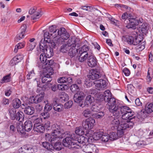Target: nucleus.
Returning a JSON list of instances; mask_svg holds the SVG:
<instances>
[{
    "mask_svg": "<svg viewBox=\"0 0 153 153\" xmlns=\"http://www.w3.org/2000/svg\"><path fill=\"white\" fill-rule=\"evenodd\" d=\"M49 30L51 33L50 35L53 39L54 46H56L62 44L64 40H67L70 37L69 33L64 27L56 29L55 25H52L49 27Z\"/></svg>",
    "mask_w": 153,
    "mask_h": 153,
    "instance_id": "obj_1",
    "label": "nucleus"
},
{
    "mask_svg": "<svg viewBox=\"0 0 153 153\" xmlns=\"http://www.w3.org/2000/svg\"><path fill=\"white\" fill-rule=\"evenodd\" d=\"M114 108V110L113 109L111 110L114 116L117 117L122 115V119L127 120H134L136 117L135 116H133L134 112L128 107L123 106L119 104Z\"/></svg>",
    "mask_w": 153,
    "mask_h": 153,
    "instance_id": "obj_2",
    "label": "nucleus"
},
{
    "mask_svg": "<svg viewBox=\"0 0 153 153\" xmlns=\"http://www.w3.org/2000/svg\"><path fill=\"white\" fill-rule=\"evenodd\" d=\"M97 96H98L97 100L101 101L104 100L105 102H108V104L109 106L108 109L111 112V109H113L112 110H114L115 106L119 104L116 102L115 99L111 97V93L109 90L105 91L103 94H97Z\"/></svg>",
    "mask_w": 153,
    "mask_h": 153,
    "instance_id": "obj_3",
    "label": "nucleus"
},
{
    "mask_svg": "<svg viewBox=\"0 0 153 153\" xmlns=\"http://www.w3.org/2000/svg\"><path fill=\"white\" fill-rule=\"evenodd\" d=\"M75 132V133L68 135L63 140L62 144L64 146L69 147V145H71L74 143L72 142V139H76L77 136L82 135L84 133V131L82 130V129L80 127H77L76 128Z\"/></svg>",
    "mask_w": 153,
    "mask_h": 153,
    "instance_id": "obj_4",
    "label": "nucleus"
},
{
    "mask_svg": "<svg viewBox=\"0 0 153 153\" xmlns=\"http://www.w3.org/2000/svg\"><path fill=\"white\" fill-rule=\"evenodd\" d=\"M83 152L86 153H97L98 152V150L96 146L93 144H89L87 145L84 144L82 146V145H76V146H73L74 149L80 148Z\"/></svg>",
    "mask_w": 153,
    "mask_h": 153,
    "instance_id": "obj_5",
    "label": "nucleus"
},
{
    "mask_svg": "<svg viewBox=\"0 0 153 153\" xmlns=\"http://www.w3.org/2000/svg\"><path fill=\"white\" fill-rule=\"evenodd\" d=\"M9 111L10 118L12 120H16L20 123L24 121L25 116L22 112L18 111L16 113V110L14 108L10 109Z\"/></svg>",
    "mask_w": 153,
    "mask_h": 153,
    "instance_id": "obj_6",
    "label": "nucleus"
},
{
    "mask_svg": "<svg viewBox=\"0 0 153 153\" xmlns=\"http://www.w3.org/2000/svg\"><path fill=\"white\" fill-rule=\"evenodd\" d=\"M52 128L53 130L52 134L56 141L58 139L62 138V135L64 132L62 126L55 124L52 125Z\"/></svg>",
    "mask_w": 153,
    "mask_h": 153,
    "instance_id": "obj_7",
    "label": "nucleus"
},
{
    "mask_svg": "<svg viewBox=\"0 0 153 153\" xmlns=\"http://www.w3.org/2000/svg\"><path fill=\"white\" fill-rule=\"evenodd\" d=\"M53 73V71L50 68L48 69L45 68L43 70V76L42 81L43 83H48L50 82L52 80L51 76Z\"/></svg>",
    "mask_w": 153,
    "mask_h": 153,
    "instance_id": "obj_8",
    "label": "nucleus"
},
{
    "mask_svg": "<svg viewBox=\"0 0 153 153\" xmlns=\"http://www.w3.org/2000/svg\"><path fill=\"white\" fill-rule=\"evenodd\" d=\"M37 92V93L39 92L40 93L36 96H33L29 98V101L30 103H38L41 102L43 99L45 94L43 91H42L40 92L38 89Z\"/></svg>",
    "mask_w": 153,
    "mask_h": 153,
    "instance_id": "obj_9",
    "label": "nucleus"
},
{
    "mask_svg": "<svg viewBox=\"0 0 153 153\" xmlns=\"http://www.w3.org/2000/svg\"><path fill=\"white\" fill-rule=\"evenodd\" d=\"M85 139V137L82 135L77 136L76 139H72V142L74 143L71 145H69V146H71V147L73 148V146H76V145H78L81 144L82 146L83 145L86 144Z\"/></svg>",
    "mask_w": 153,
    "mask_h": 153,
    "instance_id": "obj_10",
    "label": "nucleus"
},
{
    "mask_svg": "<svg viewBox=\"0 0 153 153\" xmlns=\"http://www.w3.org/2000/svg\"><path fill=\"white\" fill-rule=\"evenodd\" d=\"M95 123V120L92 118L86 119L82 123V126L86 130L92 128Z\"/></svg>",
    "mask_w": 153,
    "mask_h": 153,
    "instance_id": "obj_11",
    "label": "nucleus"
},
{
    "mask_svg": "<svg viewBox=\"0 0 153 153\" xmlns=\"http://www.w3.org/2000/svg\"><path fill=\"white\" fill-rule=\"evenodd\" d=\"M126 21H128L127 23L128 25H126V27L128 28H132L133 29H136L135 26L138 25L140 22L141 23L140 20H138L134 18H129Z\"/></svg>",
    "mask_w": 153,
    "mask_h": 153,
    "instance_id": "obj_12",
    "label": "nucleus"
},
{
    "mask_svg": "<svg viewBox=\"0 0 153 153\" xmlns=\"http://www.w3.org/2000/svg\"><path fill=\"white\" fill-rule=\"evenodd\" d=\"M94 83L97 88L100 90L105 88L106 86L105 81L102 79L95 80Z\"/></svg>",
    "mask_w": 153,
    "mask_h": 153,
    "instance_id": "obj_13",
    "label": "nucleus"
},
{
    "mask_svg": "<svg viewBox=\"0 0 153 153\" xmlns=\"http://www.w3.org/2000/svg\"><path fill=\"white\" fill-rule=\"evenodd\" d=\"M36 9L34 8H31L29 11V13L30 15H33L31 16V19L36 20L39 19L42 16L41 12L36 11Z\"/></svg>",
    "mask_w": 153,
    "mask_h": 153,
    "instance_id": "obj_14",
    "label": "nucleus"
},
{
    "mask_svg": "<svg viewBox=\"0 0 153 153\" xmlns=\"http://www.w3.org/2000/svg\"><path fill=\"white\" fill-rule=\"evenodd\" d=\"M99 72L96 70L91 69L90 71L88 77L92 80L97 79L101 77Z\"/></svg>",
    "mask_w": 153,
    "mask_h": 153,
    "instance_id": "obj_15",
    "label": "nucleus"
},
{
    "mask_svg": "<svg viewBox=\"0 0 153 153\" xmlns=\"http://www.w3.org/2000/svg\"><path fill=\"white\" fill-rule=\"evenodd\" d=\"M57 82L59 83H66V85H69V84H71L72 83V79L70 77H62L59 78L58 79Z\"/></svg>",
    "mask_w": 153,
    "mask_h": 153,
    "instance_id": "obj_16",
    "label": "nucleus"
},
{
    "mask_svg": "<svg viewBox=\"0 0 153 153\" xmlns=\"http://www.w3.org/2000/svg\"><path fill=\"white\" fill-rule=\"evenodd\" d=\"M85 96V94L83 92H78L74 95L73 99L75 102L79 103L83 99Z\"/></svg>",
    "mask_w": 153,
    "mask_h": 153,
    "instance_id": "obj_17",
    "label": "nucleus"
},
{
    "mask_svg": "<svg viewBox=\"0 0 153 153\" xmlns=\"http://www.w3.org/2000/svg\"><path fill=\"white\" fill-rule=\"evenodd\" d=\"M97 59L92 55L89 56L88 58L87 63L88 66L91 67L95 66L97 65Z\"/></svg>",
    "mask_w": 153,
    "mask_h": 153,
    "instance_id": "obj_18",
    "label": "nucleus"
},
{
    "mask_svg": "<svg viewBox=\"0 0 153 153\" xmlns=\"http://www.w3.org/2000/svg\"><path fill=\"white\" fill-rule=\"evenodd\" d=\"M49 47L47 45L46 43L42 42V40L39 43V47L37 48V53L39 54L41 53V51L43 53L46 52Z\"/></svg>",
    "mask_w": 153,
    "mask_h": 153,
    "instance_id": "obj_19",
    "label": "nucleus"
},
{
    "mask_svg": "<svg viewBox=\"0 0 153 153\" xmlns=\"http://www.w3.org/2000/svg\"><path fill=\"white\" fill-rule=\"evenodd\" d=\"M21 27V31L20 33L17 34L15 38V40L18 42L20 39L24 38V34L26 29V25Z\"/></svg>",
    "mask_w": 153,
    "mask_h": 153,
    "instance_id": "obj_20",
    "label": "nucleus"
},
{
    "mask_svg": "<svg viewBox=\"0 0 153 153\" xmlns=\"http://www.w3.org/2000/svg\"><path fill=\"white\" fill-rule=\"evenodd\" d=\"M19 152L22 153H33L34 152L33 149L29 146H25L22 147L19 149Z\"/></svg>",
    "mask_w": 153,
    "mask_h": 153,
    "instance_id": "obj_21",
    "label": "nucleus"
},
{
    "mask_svg": "<svg viewBox=\"0 0 153 153\" xmlns=\"http://www.w3.org/2000/svg\"><path fill=\"white\" fill-rule=\"evenodd\" d=\"M55 63L54 60L53 59H48V60L45 62L43 64L44 66L42 68L44 69L45 68L48 69L49 68H51L53 69V67Z\"/></svg>",
    "mask_w": 153,
    "mask_h": 153,
    "instance_id": "obj_22",
    "label": "nucleus"
},
{
    "mask_svg": "<svg viewBox=\"0 0 153 153\" xmlns=\"http://www.w3.org/2000/svg\"><path fill=\"white\" fill-rule=\"evenodd\" d=\"M26 105L25 104H23L22 105L20 100L18 98H15L13 101L12 105L14 109L18 108L21 105L25 107Z\"/></svg>",
    "mask_w": 153,
    "mask_h": 153,
    "instance_id": "obj_23",
    "label": "nucleus"
},
{
    "mask_svg": "<svg viewBox=\"0 0 153 153\" xmlns=\"http://www.w3.org/2000/svg\"><path fill=\"white\" fill-rule=\"evenodd\" d=\"M24 125L25 131L28 132L32 129L33 124L32 122L30 120L26 121L24 123Z\"/></svg>",
    "mask_w": 153,
    "mask_h": 153,
    "instance_id": "obj_24",
    "label": "nucleus"
},
{
    "mask_svg": "<svg viewBox=\"0 0 153 153\" xmlns=\"http://www.w3.org/2000/svg\"><path fill=\"white\" fill-rule=\"evenodd\" d=\"M109 120L111 125L114 127H117L120 124V122L117 118L111 116L109 117Z\"/></svg>",
    "mask_w": 153,
    "mask_h": 153,
    "instance_id": "obj_25",
    "label": "nucleus"
},
{
    "mask_svg": "<svg viewBox=\"0 0 153 153\" xmlns=\"http://www.w3.org/2000/svg\"><path fill=\"white\" fill-rule=\"evenodd\" d=\"M36 126H33V130L38 132L43 133L45 131V128L43 126L39 124Z\"/></svg>",
    "mask_w": 153,
    "mask_h": 153,
    "instance_id": "obj_26",
    "label": "nucleus"
},
{
    "mask_svg": "<svg viewBox=\"0 0 153 153\" xmlns=\"http://www.w3.org/2000/svg\"><path fill=\"white\" fill-rule=\"evenodd\" d=\"M24 112L26 114L31 115L34 113V109L33 107L28 106L25 107Z\"/></svg>",
    "mask_w": 153,
    "mask_h": 153,
    "instance_id": "obj_27",
    "label": "nucleus"
},
{
    "mask_svg": "<svg viewBox=\"0 0 153 153\" xmlns=\"http://www.w3.org/2000/svg\"><path fill=\"white\" fill-rule=\"evenodd\" d=\"M94 101V97H92L91 95H88L86 98L85 101V106H88L90 105H91Z\"/></svg>",
    "mask_w": 153,
    "mask_h": 153,
    "instance_id": "obj_28",
    "label": "nucleus"
},
{
    "mask_svg": "<svg viewBox=\"0 0 153 153\" xmlns=\"http://www.w3.org/2000/svg\"><path fill=\"white\" fill-rule=\"evenodd\" d=\"M16 128L18 132H19L22 134L25 133V130L24 126H23L22 123H16Z\"/></svg>",
    "mask_w": 153,
    "mask_h": 153,
    "instance_id": "obj_29",
    "label": "nucleus"
},
{
    "mask_svg": "<svg viewBox=\"0 0 153 153\" xmlns=\"http://www.w3.org/2000/svg\"><path fill=\"white\" fill-rule=\"evenodd\" d=\"M145 110L147 113L153 112V102L149 104L147 103L146 105Z\"/></svg>",
    "mask_w": 153,
    "mask_h": 153,
    "instance_id": "obj_30",
    "label": "nucleus"
},
{
    "mask_svg": "<svg viewBox=\"0 0 153 153\" xmlns=\"http://www.w3.org/2000/svg\"><path fill=\"white\" fill-rule=\"evenodd\" d=\"M67 43L71 47H75L77 44L76 39L75 38L69 39Z\"/></svg>",
    "mask_w": 153,
    "mask_h": 153,
    "instance_id": "obj_31",
    "label": "nucleus"
},
{
    "mask_svg": "<svg viewBox=\"0 0 153 153\" xmlns=\"http://www.w3.org/2000/svg\"><path fill=\"white\" fill-rule=\"evenodd\" d=\"M54 137L52 134H47L45 135V138L46 140L50 142L51 144L53 143L54 142L56 141Z\"/></svg>",
    "mask_w": 153,
    "mask_h": 153,
    "instance_id": "obj_32",
    "label": "nucleus"
},
{
    "mask_svg": "<svg viewBox=\"0 0 153 153\" xmlns=\"http://www.w3.org/2000/svg\"><path fill=\"white\" fill-rule=\"evenodd\" d=\"M77 49L76 50L75 47H71L69 50L68 55L71 57L75 56L76 53H79L78 51H77Z\"/></svg>",
    "mask_w": 153,
    "mask_h": 153,
    "instance_id": "obj_33",
    "label": "nucleus"
},
{
    "mask_svg": "<svg viewBox=\"0 0 153 153\" xmlns=\"http://www.w3.org/2000/svg\"><path fill=\"white\" fill-rule=\"evenodd\" d=\"M80 54L79 60L80 62H83L86 60L88 57V53H79Z\"/></svg>",
    "mask_w": 153,
    "mask_h": 153,
    "instance_id": "obj_34",
    "label": "nucleus"
},
{
    "mask_svg": "<svg viewBox=\"0 0 153 153\" xmlns=\"http://www.w3.org/2000/svg\"><path fill=\"white\" fill-rule=\"evenodd\" d=\"M70 47L67 43H65L61 46L60 51L63 53H66L69 51Z\"/></svg>",
    "mask_w": 153,
    "mask_h": 153,
    "instance_id": "obj_35",
    "label": "nucleus"
},
{
    "mask_svg": "<svg viewBox=\"0 0 153 153\" xmlns=\"http://www.w3.org/2000/svg\"><path fill=\"white\" fill-rule=\"evenodd\" d=\"M59 98L62 102L67 101L68 99V94L64 92H62L59 95Z\"/></svg>",
    "mask_w": 153,
    "mask_h": 153,
    "instance_id": "obj_36",
    "label": "nucleus"
},
{
    "mask_svg": "<svg viewBox=\"0 0 153 153\" xmlns=\"http://www.w3.org/2000/svg\"><path fill=\"white\" fill-rule=\"evenodd\" d=\"M51 146H53L54 149L58 150H60L62 149V145L61 142H54L51 144Z\"/></svg>",
    "mask_w": 153,
    "mask_h": 153,
    "instance_id": "obj_37",
    "label": "nucleus"
},
{
    "mask_svg": "<svg viewBox=\"0 0 153 153\" xmlns=\"http://www.w3.org/2000/svg\"><path fill=\"white\" fill-rule=\"evenodd\" d=\"M86 139H85V142L86 144L88 142L90 143H92L93 142L94 139V137H93L92 135L91 134H90L89 133H88L86 134Z\"/></svg>",
    "mask_w": 153,
    "mask_h": 153,
    "instance_id": "obj_38",
    "label": "nucleus"
},
{
    "mask_svg": "<svg viewBox=\"0 0 153 153\" xmlns=\"http://www.w3.org/2000/svg\"><path fill=\"white\" fill-rule=\"evenodd\" d=\"M122 39L124 41L126 42L128 44L130 45L133 44V37L131 36H123Z\"/></svg>",
    "mask_w": 153,
    "mask_h": 153,
    "instance_id": "obj_39",
    "label": "nucleus"
},
{
    "mask_svg": "<svg viewBox=\"0 0 153 153\" xmlns=\"http://www.w3.org/2000/svg\"><path fill=\"white\" fill-rule=\"evenodd\" d=\"M43 53H45V55L48 57V59H50V58L53 56V49L49 47L48 48L47 51Z\"/></svg>",
    "mask_w": 153,
    "mask_h": 153,
    "instance_id": "obj_40",
    "label": "nucleus"
},
{
    "mask_svg": "<svg viewBox=\"0 0 153 153\" xmlns=\"http://www.w3.org/2000/svg\"><path fill=\"white\" fill-rule=\"evenodd\" d=\"M53 108L55 111L61 112L63 109V106L60 104H56L54 105Z\"/></svg>",
    "mask_w": 153,
    "mask_h": 153,
    "instance_id": "obj_41",
    "label": "nucleus"
},
{
    "mask_svg": "<svg viewBox=\"0 0 153 153\" xmlns=\"http://www.w3.org/2000/svg\"><path fill=\"white\" fill-rule=\"evenodd\" d=\"M89 48L86 45H84L82 47L79 48L77 49L79 53H87V51L89 50Z\"/></svg>",
    "mask_w": 153,
    "mask_h": 153,
    "instance_id": "obj_42",
    "label": "nucleus"
},
{
    "mask_svg": "<svg viewBox=\"0 0 153 153\" xmlns=\"http://www.w3.org/2000/svg\"><path fill=\"white\" fill-rule=\"evenodd\" d=\"M25 45V43L24 42H20L18 43L15 46L14 50V52L16 53L18 52V50L21 49L24 47Z\"/></svg>",
    "mask_w": 153,
    "mask_h": 153,
    "instance_id": "obj_43",
    "label": "nucleus"
},
{
    "mask_svg": "<svg viewBox=\"0 0 153 153\" xmlns=\"http://www.w3.org/2000/svg\"><path fill=\"white\" fill-rule=\"evenodd\" d=\"M45 55V53H42L40 55V61L42 63V68L44 66V65H43V64L45 62H46V61L48 59V57Z\"/></svg>",
    "mask_w": 153,
    "mask_h": 153,
    "instance_id": "obj_44",
    "label": "nucleus"
},
{
    "mask_svg": "<svg viewBox=\"0 0 153 153\" xmlns=\"http://www.w3.org/2000/svg\"><path fill=\"white\" fill-rule=\"evenodd\" d=\"M147 23H143L141 26L140 27L139 30H141L143 33L146 34L147 32Z\"/></svg>",
    "mask_w": 153,
    "mask_h": 153,
    "instance_id": "obj_45",
    "label": "nucleus"
},
{
    "mask_svg": "<svg viewBox=\"0 0 153 153\" xmlns=\"http://www.w3.org/2000/svg\"><path fill=\"white\" fill-rule=\"evenodd\" d=\"M11 74H8L7 75L3 77V79L1 80V82L3 83L4 82H9L11 81Z\"/></svg>",
    "mask_w": 153,
    "mask_h": 153,
    "instance_id": "obj_46",
    "label": "nucleus"
},
{
    "mask_svg": "<svg viewBox=\"0 0 153 153\" xmlns=\"http://www.w3.org/2000/svg\"><path fill=\"white\" fill-rule=\"evenodd\" d=\"M127 128H129V125L128 123L124 122H122L118 127V129H121L124 131Z\"/></svg>",
    "mask_w": 153,
    "mask_h": 153,
    "instance_id": "obj_47",
    "label": "nucleus"
},
{
    "mask_svg": "<svg viewBox=\"0 0 153 153\" xmlns=\"http://www.w3.org/2000/svg\"><path fill=\"white\" fill-rule=\"evenodd\" d=\"M44 41L46 42H49L50 41V38H52V36H51L50 33L46 32L44 34Z\"/></svg>",
    "mask_w": 153,
    "mask_h": 153,
    "instance_id": "obj_48",
    "label": "nucleus"
},
{
    "mask_svg": "<svg viewBox=\"0 0 153 153\" xmlns=\"http://www.w3.org/2000/svg\"><path fill=\"white\" fill-rule=\"evenodd\" d=\"M44 41L46 42H49L50 41V38H52V36H51L50 33L46 32L44 34Z\"/></svg>",
    "mask_w": 153,
    "mask_h": 153,
    "instance_id": "obj_49",
    "label": "nucleus"
},
{
    "mask_svg": "<svg viewBox=\"0 0 153 153\" xmlns=\"http://www.w3.org/2000/svg\"><path fill=\"white\" fill-rule=\"evenodd\" d=\"M36 45L35 43H28L27 47V50L31 51L34 48Z\"/></svg>",
    "mask_w": 153,
    "mask_h": 153,
    "instance_id": "obj_50",
    "label": "nucleus"
},
{
    "mask_svg": "<svg viewBox=\"0 0 153 153\" xmlns=\"http://www.w3.org/2000/svg\"><path fill=\"white\" fill-rule=\"evenodd\" d=\"M109 136V140H114L118 138L117 135L116 133L115 132H112L110 133Z\"/></svg>",
    "mask_w": 153,
    "mask_h": 153,
    "instance_id": "obj_51",
    "label": "nucleus"
},
{
    "mask_svg": "<svg viewBox=\"0 0 153 153\" xmlns=\"http://www.w3.org/2000/svg\"><path fill=\"white\" fill-rule=\"evenodd\" d=\"M82 114L86 117H91L92 114L91 111L88 109L84 110L82 112Z\"/></svg>",
    "mask_w": 153,
    "mask_h": 153,
    "instance_id": "obj_52",
    "label": "nucleus"
},
{
    "mask_svg": "<svg viewBox=\"0 0 153 153\" xmlns=\"http://www.w3.org/2000/svg\"><path fill=\"white\" fill-rule=\"evenodd\" d=\"M101 107L100 105L98 104L93 105L91 108V110L92 111L94 112L98 111L101 108Z\"/></svg>",
    "mask_w": 153,
    "mask_h": 153,
    "instance_id": "obj_53",
    "label": "nucleus"
},
{
    "mask_svg": "<svg viewBox=\"0 0 153 153\" xmlns=\"http://www.w3.org/2000/svg\"><path fill=\"white\" fill-rule=\"evenodd\" d=\"M57 88L59 90L62 91L68 89L69 88V85H58L57 86Z\"/></svg>",
    "mask_w": 153,
    "mask_h": 153,
    "instance_id": "obj_54",
    "label": "nucleus"
},
{
    "mask_svg": "<svg viewBox=\"0 0 153 153\" xmlns=\"http://www.w3.org/2000/svg\"><path fill=\"white\" fill-rule=\"evenodd\" d=\"M102 141L104 142H107L109 140V134L107 133L102 134L101 138Z\"/></svg>",
    "mask_w": 153,
    "mask_h": 153,
    "instance_id": "obj_55",
    "label": "nucleus"
},
{
    "mask_svg": "<svg viewBox=\"0 0 153 153\" xmlns=\"http://www.w3.org/2000/svg\"><path fill=\"white\" fill-rule=\"evenodd\" d=\"M102 132H99L95 133L94 136V139L95 140H98L100 138L101 139L102 136Z\"/></svg>",
    "mask_w": 153,
    "mask_h": 153,
    "instance_id": "obj_56",
    "label": "nucleus"
},
{
    "mask_svg": "<svg viewBox=\"0 0 153 153\" xmlns=\"http://www.w3.org/2000/svg\"><path fill=\"white\" fill-rule=\"evenodd\" d=\"M129 13H128L127 12L124 13L122 16V18L123 19H125L124 22L126 23V22L127 23L128 22V21H126V20L128 19V17L131 16V15Z\"/></svg>",
    "mask_w": 153,
    "mask_h": 153,
    "instance_id": "obj_57",
    "label": "nucleus"
},
{
    "mask_svg": "<svg viewBox=\"0 0 153 153\" xmlns=\"http://www.w3.org/2000/svg\"><path fill=\"white\" fill-rule=\"evenodd\" d=\"M105 115L104 112L101 111L98 112L94 115V117L96 119H100L103 117Z\"/></svg>",
    "mask_w": 153,
    "mask_h": 153,
    "instance_id": "obj_58",
    "label": "nucleus"
},
{
    "mask_svg": "<svg viewBox=\"0 0 153 153\" xmlns=\"http://www.w3.org/2000/svg\"><path fill=\"white\" fill-rule=\"evenodd\" d=\"M140 39V38L138 37L135 36V38L133 37L132 44L135 45L139 44L141 42V40L139 39Z\"/></svg>",
    "mask_w": 153,
    "mask_h": 153,
    "instance_id": "obj_59",
    "label": "nucleus"
},
{
    "mask_svg": "<svg viewBox=\"0 0 153 153\" xmlns=\"http://www.w3.org/2000/svg\"><path fill=\"white\" fill-rule=\"evenodd\" d=\"M70 88L72 92H74L79 89V86L76 84L71 85Z\"/></svg>",
    "mask_w": 153,
    "mask_h": 153,
    "instance_id": "obj_60",
    "label": "nucleus"
},
{
    "mask_svg": "<svg viewBox=\"0 0 153 153\" xmlns=\"http://www.w3.org/2000/svg\"><path fill=\"white\" fill-rule=\"evenodd\" d=\"M37 86L38 87L41 88L42 89V88H44L45 89H48V88H49L51 85V84H45V85H42L38 84V82H37Z\"/></svg>",
    "mask_w": 153,
    "mask_h": 153,
    "instance_id": "obj_61",
    "label": "nucleus"
},
{
    "mask_svg": "<svg viewBox=\"0 0 153 153\" xmlns=\"http://www.w3.org/2000/svg\"><path fill=\"white\" fill-rule=\"evenodd\" d=\"M33 123H34V126H36V125H38L40 124L42 122V119L40 118H36L33 119Z\"/></svg>",
    "mask_w": 153,
    "mask_h": 153,
    "instance_id": "obj_62",
    "label": "nucleus"
},
{
    "mask_svg": "<svg viewBox=\"0 0 153 153\" xmlns=\"http://www.w3.org/2000/svg\"><path fill=\"white\" fill-rule=\"evenodd\" d=\"M35 73L34 72L33 70L27 74V79H30L34 77L35 76Z\"/></svg>",
    "mask_w": 153,
    "mask_h": 153,
    "instance_id": "obj_63",
    "label": "nucleus"
},
{
    "mask_svg": "<svg viewBox=\"0 0 153 153\" xmlns=\"http://www.w3.org/2000/svg\"><path fill=\"white\" fill-rule=\"evenodd\" d=\"M23 59V56L22 55H19L14 57V60L18 62H20Z\"/></svg>",
    "mask_w": 153,
    "mask_h": 153,
    "instance_id": "obj_64",
    "label": "nucleus"
}]
</instances>
